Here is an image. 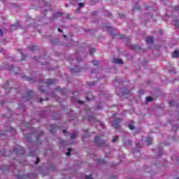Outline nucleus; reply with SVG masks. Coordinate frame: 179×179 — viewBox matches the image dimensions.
<instances>
[{
	"label": "nucleus",
	"mask_w": 179,
	"mask_h": 179,
	"mask_svg": "<svg viewBox=\"0 0 179 179\" xmlns=\"http://www.w3.org/2000/svg\"><path fill=\"white\" fill-rule=\"evenodd\" d=\"M94 143H96L97 145V146H104V145H106V142L101 141V136H98L96 137H95V138L94 139Z\"/></svg>",
	"instance_id": "f257e3e1"
},
{
	"label": "nucleus",
	"mask_w": 179,
	"mask_h": 179,
	"mask_svg": "<svg viewBox=\"0 0 179 179\" xmlns=\"http://www.w3.org/2000/svg\"><path fill=\"white\" fill-rule=\"evenodd\" d=\"M13 152H15L18 155H24V148H23V147L17 146V148L13 149Z\"/></svg>",
	"instance_id": "f03ea898"
},
{
	"label": "nucleus",
	"mask_w": 179,
	"mask_h": 179,
	"mask_svg": "<svg viewBox=\"0 0 179 179\" xmlns=\"http://www.w3.org/2000/svg\"><path fill=\"white\" fill-rule=\"evenodd\" d=\"M121 122H122V119H115L113 123V128H115V129H118V128H120V124H121Z\"/></svg>",
	"instance_id": "7ed1b4c3"
},
{
	"label": "nucleus",
	"mask_w": 179,
	"mask_h": 179,
	"mask_svg": "<svg viewBox=\"0 0 179 179\" xmlns=\"http://www.w3.org/2000/svg\"><path fill=\"white\" fill-rule=\"evenodd\" d=\"M70 71H71V73H76L81 72L80 69H79V66H76L73 68H71Z\"/></svg>",
	"instance_id": "20e7f679"
},
{
	"label": "nucleus",
	"mask_w": 179,
	"mask_h": 179,
	"mask_svg": "<svg viewBox=\"0 0 179 179\" xmlns=\"http://www.w3.org/2000/svg\"><path fill=\"white\" fill-rule=\"evenodd\" d=\"M50 128H51L50 130V134H54V132L57 131V128H58V127L55 124H51Z\"/></svg>",
	"instance_id": "39448f33"
},
{
	"label": "nucleus",
	"mask_w": 179,
	"mask_h": 179,
	"mask_svg": "<svg viewBox=\"0 0 179 179\" xmlns=\"http://www.w3.org/2000/svg\"><path fill=\"white\" fill-rule=\"evenodd\" d=\"M145 41L146 43H148V44H153V37L152 36H148L145 38Z\"/></svg>",
	"instance_id": "423d86ee"
},
{
	"label": "nucleus",
	"mask_w": 179,
	"mask_h": 179,
	"mask_svg": "<svg viewBox=\"0 0 179 179\" xmlns=\"http://www.w3.org/2000/svg\"><path fill=\"white\" fill-rule=\"evenodd\" d=\"M145 142L147 145H152L153 139L152 138V137H147L145 139Z\"/></svg>",
	"instance_id": "0eeeda50"
},
{
	"label": "nucleus",
	"mask_w": 179,
	"mask_h": 179,
	"mask_svg": "<svg viewBox=\"0 0 179 179\" xmlns=\"http://www.w3.org/2000/svg\"><path fill=\"white\" fill-rule=\"evenodd\" d=\"M56 82L55 79H48L46 80L47 85H54Z\"/></svg>",
	"instance_id": "6e6552de"
},
{
	"label": "nucleus",
	"mask_w": 179,
	"mask_h": 179,
	"mask_svg": "<svg viewBox=\"0 0 179 179\" xmlns=\"http://www.w3.org/2000/svg\"><path fill=\"white\" fill-rule=\"evenodd\" d=\"M172 57H173V58H178V57H179L178 50H175L173 52Z\"/></svg>",
	"instance_id": "1a4fd4ad"
},
{
	"label": "nucleus",
	"mask_w": 179,
	"mask_h": 179,
	"mask_svg": "<svg viewBox=\"0 0 179 179\" xmlns=\"http://www.w3.org/2000/svg\"><path fill=\"white\" fill-rule=\"evenodd\" d=\"M113 62H114L115 64H122V60L121 59L117 58V59H115L113 60Z\"/></svg>",
	"instance_id": "9d476101"
},
{
	"label": "nucleus",
	"mask_w": 179,
	"mask_h": 179,
	"mask_svg": "<svg viewBox=\"0 0 179 179\" xmlns=\"http://www.w3.org/2000/svg\"><path fill=\"white\" fill-rule=\"evenodd\" d=\"M30 51H36V49L37 48V45H33L32 47L28 48Z\"/></svg>",
	"instance_id": "9b49d317"
},
{
	"label": "nucleus",
	"mask_w": 179,
	"mask_h": 179,
	"mask_svg": "<svg viewBox=\"0 0 179 179\" xmlns=\"http://www.w3.org/2000/svg\"><path fill=\"white\" fill-rule=\"evenodd\" d=\"M92 64L94 66H97V65H99V64H100V62L97 61V60H93L92 61Z\"/></svg>",
	"instance_id": "f8f14e48"
},
{
	"label": "nucleus",
	"mask_w": 179,
	"mask_h": 179,
	"mask_svg": "<svg viewBox=\"0 0 179 179\" xmlns=\"http://www.w3.org/2000/svg\"><path fill=\"white\" fill-rule=\"evenodd\" d=\"M30 96H33V91L29 90L28 93H27V96L25 97H30Z\"/></svg>",
	"instance_id": "ddd939ff"
},
{
	"label": "nucleus",
	"mask_w": 179,
	"mask_h": 179,
	"mask_svg": "<svg viewBox=\"0 0 179 179\" xmlns=\"http://www.w3.org/2000/svg\"><path fill=\"white\" fill-rule=\"evenodd\" d=\"M131 50H139V47L137 45H133L131 47Z\"/></svg>",
	"instance_id": "4468645a"
},
{
	"label": "nucleus",
	"mask_w": 179,
	"mask_h": 179,
	"mask_svg": "<svg viewBox=\"0 0 179 179\" xmlns=\"http://www.w3.org/2000/svg\"><path fill=\"white\" fill-rule=\"evenodd\" d=\"M95 51H96V49H94V48H91V49L90 50V55H93V54H94Z\"/></svg>",
	"instance_id": "2eb2a0df"
},
{
	"label": "nucleus",
	"mask_w": 179,
	"mask_h": 179,
	"mask_svg": "<svg viewBox=\"0 0 179 179\" xmlns=\"http://www.w3.org/2000/svg\"><path fill=\"white\" fill-rule=\"evenodd\" d=\"M17 29V24H14L11 26V31H13V30H16Z\"/></svg>",
	"instance_id": "dca6fc26"
},
{
	"label": "nucleus",
	"mask_w": 179,
	"mask_h": 179,
	"mask_svg": "<svg viewBox=\"0 0 179 179\" xmlns=\"http://www.w3.org/2000/svg\"><path fill=\"white\" fill-rule=\"evenodd\" d=\"M146 100L148 103H149L150 101H153V98H152V96H147Z\"/></svg>",
	"instance_id": "f3484780"
},
{
	"label": "nucleus",
	"mask_w": 179,
	"mask_h": 179,
	"mask_svg": "<svg viewBox=\"0 0 179 179\" xmlns=\"http://www.w3.org/2000/svg\"><path fill=\"white\" fill-rule=\"evenodd\" d=\"M76 132H73L71 135V139H75V138H76Z\"/></svg>",
	"instance_id": "a211bd4d"
},
{
	"label": "nucleus",
	"mask_w": 179,
	"mask_h": 179,
	"mask_svg": "<svg viewBox=\"0 0 179 179\" xmlns=\"http://www.w3.org/2000/svg\"><path fill=\"white\" fill-rule=\"evenodd\" d=\"M71 152H72V149L71 148H69L68 149V152L66 153V156H71Z\"/></svg>",
	"instance_id": "6ab92c4d"
},
{
	"label": "nucleus",
	"mask_w": 179,
	"mask_h": 179,
	"mask_svg": "<svg viewBox=\"0 0 179 179\" xmlns=\"http://www.w3.org/2000/svg\"><path fill=\"white\" fill-rule=\"evenodd\" d=\"M62 15V13H57L53 15V17L56 18L58 17L59 15Z\"/></svg>",
	"instance_id": "aec40b11"
},
{
	"label": "nucleus",
	"mask_w": 179,
	"mask_h": 179,
	"mask_svg": "<svg viewBox=\"0 0 179 179\" xmlns=\"http://www.w3.org/2000/svg\"><path fill=\"white\" fill-rule=\"evenodd\" d=\"M117 139H118V136H114L112 140V142L115 143L117 142Z\"/></svg>",
	"instance_id": "412c9836"
},
{
	"label": "nucleus",
	"mask_w": 179,
	"mask_h": 179,
	"mask_svg": "<svg viewBox=\"0 0 179 179\" xmlns=\"http://www.w3.org/2000/svg\"><path fill=\"white\" fill-rule=\"evenodd\" d=\"M174 101H173V100H171L170 101H169V106H170V107H173V106H176V104H174Z\"/></svg>",
	"instance_id": "4be33fe9"
},
{
	"label": "nucleus",
	"mask_w": 179,
	"mask_h": 179,
	"mask_svg": "<svg viewBox=\"0 0 179 179\" xmlns=\"http://www.w3.org/2000/svg\"><path fill=\"white\" fill-rule=\"evenodd\" d=\"M19 52L22 54V61H24V58H26V56H24L23 53H22V49H19Z\"/></svg>",
	"instance_id": "5701e85b"
},
{
	"label": "nucleus",
	"mask_w": 179,
	"mask_h": 179,
	"mask_svg": "<svg viewBox=\"0 0 179 179\" xmlns=\"http://www.w3.org/2000/svg\"><path fill=\"white\" fill-rule=\"evenodd\" d=\"M62 94H66V89L64 88L61 90Z\"/></svg>",
	"instance_id": "b1692460"
},
{
	"label": "nucleus",
	"mask_w": 179,
	"mask_h": 179,
	"mask_svg": "<svg viewBox=\"0 0 179 179\" xmlns=\"http://www.w3.org/2000/svg\"><path fill=\"white\" fill-rule=\"evenodd\" d=\"M129 129H131V131L135 129V127L133 124H129Z\"/></svg>",
	"instance_id": "393cba45"
},
{
	"label": "nucleus",
	"mask_w": 179,
	"mask_h": 179,
	"mask_svg": "<svg viewBox=\"0 0 179 179\" xmlns=\"http://www.w3.org/2000/svg\"><path fill=\"white\" fill-rule=\"evenodd\" d=\"M104 162H105L104 160H101V159H97V162L101 163V164H103L104 163Z\"/></svg>",
	"instance_id": "a878e982"
},
{
	"label": "nucleus",
	"mask_w": 179,
	"mask_h": 179,
	"mask_svg": "<svg viewBox=\"0 0 179 179\" xmlns=\"http://www.w3.org/2000/svg\"><path fill=\"white\" fill-rule=\"evenodd\" d=\"M78 6H79V8H83V6H85V3H78Z\"/></svg>",
	"instance_id": "bb28decb"
},
{
	"label": "nucleus",
	"mask_w": 179,
	"mask_h": 179,
	"mask_svg": "<svg viewBox=\"0 0 179 179\" xmlns=\"http://www.w3.org/2000/svg\"><path fill=\"white\" fill-rule=\"evenodd\" d=\"M38 163H40V158H36V161L35 162V164H38Z\"/></svg>",
	"instance_id": "cd10ccee"
},
{
	"label": "nucleus",
	"mask_w": 179,
	"mask_h": 179,
	"mask_svg": "<svg viewBox=\"0 0 179 179\" xmlns=\"http://www.w3.org/2000/svg\"><path fill=\"white\" fill-rule=\"evenodd\" d=\"M124 93V94H129V90H125Z\"/></svg>",
	"instance_id": "c85d7f7f"
},
{
	"label": "nucleus",
	"mask_w": 179,
	"mask_h": 179,
	"mask_svg": "<svg viewBox=\"0 0 179 179\" xmlns=\"http://www.w3.org/2000/svg\"><path fill=\"white\" fill-rule=\"evenodd\" d=\"M85 179H93V178H92V176L88 175L85 177Z\"/></svg>",
	"instance_id": "c756f323"
},
{
	"label": "nucleus",
	"mask_w": 179,
	"mask_h": 179,
	"mask_svg": "<svg viewBox=\"0 0 179 179\" xmlns=\"http://www.w3.org/2000/svg\"><path fill=\"white\" fill-rule=\"evenodd\" d=\"M22 79H26V80H30V78H26V76H22Z\"/></svg>",
	"instance_id": "7c9ffc66"
},
{
	"label": "nucleus",
	"mask_w": 179,
	"mask_h": 179,
	"mask_svg": "<svg viewBox=\"0 0 179 179\" xmlns=\"http://www.w3.org/2000/svg\"><path fill=\"white\" fill-rule=\"evenodd\" d=\"M173 10H179V7L178 6L173 7Z\"/></svg>",
	"instance_id": "2f4dec72"
},
{
	"label": "nucleus",
	"mask_w": 179,
	"mask_h": 179,
	"mask_svg": "<svg viewBox=\"0 0 179 179\" xmlns=\"http://www.w3.org/2000/svg\"><path fill=\"white\" fill-rule=\"evenodd\" d=\"M6 86H9V83H7L6 85H3V87L4 89H6Z\"/></svg>",
	"instance_id": "473e14b6"
},
{
	"label": "nucleus",
	"mask_w": 179,
	"mask_h": 179,
	"mask_svg": "<svg viewBox=\"0 0 179 179\" xmlns=\"http://www.w3.org/2000/svg\"><path fill=\"white\" fill-rule=\"evenodd\" d=\"M10 132H15V129H13V127H10Z\"/></svg>",
	"instance_id": "72a5a7b5"
},
{
	"label": "nucleus",
	"mask_w": 179,
	"mask_h": 179,
	"mask_svg": "<svg viewBox=\"0 0 179 179\" xmlns=\"http://www.w3.org/2000/svg\"><path fill=\"white\" fill-rule=\"evenodd\" d=\"M29 156H34V152H30L29 153Z\"/></svg>",
	"instance_id": "f704fd0d"
},
{
	"label": "nucleus",
	"mask_w": 179,
	"mask_h": 179,
	"mask_svg": "<svg viewBox=\"0 0 179 179\" xmlns=\"http://www.w3.org/2000/svg\"><path fill=\"white\" fill-rule=\"evenodd\" d=\"M78 104H83V101L78 100Z\"/></svg>",
	"instance_id": "c9c22d12"
},
{
	"label": "nucleus",
	"mask_w": 179,
	"mask_h": 179,
	"mask_svg": "<svg viewBox=\"0 0 179 179\" xmlns=\"http://www.w3.org/2000/svg\"><path fill=\"white\" fill-rule=\"evenodd\" d=\"M10 69L12 72H13V70L15 69V67L13 66H11Z\"/></svg>",
	"instance_id": "e433bc0d"
},
{
	"label": "nucleus",
	"mask_w": 179,
	"mask_h": 179,
	"mask_svg": "<svg viewBox=\"0 0 179 179\" xmlns=\"http://www.w3.org/2000/svg\"><path fill=\"white\" fill-rule=\"evenodd\" d=\"M43 101H44V99H42V98H41V99H39V103H42Z\"/></svg>",
	"instance_id": "4c0bfd02"
},
{
	"label": "nucleus",
	"mask_w": 179,
	"mask_h": 179,
	"mask_svg": "<svg viewBox=\"0 0 179 179\" xmlns=\"http://www.w3.org/2000/svg\"><path fill=\"white\" fill-rule=\"evenodd\" d=\"M120 17L121 18H122V17H125V15H124V14H122V15H120Z\"/></svg>",
	"instance_id": "58836bf2"
},
{
	"label": "nucleus",
	"mask_w": 179,
	"mask_h": 179,
	"mask_svg": "<svg viewBox=\"0 0 179 179\" xmlns=\"http://www.w3.org/2000/svg\"><path fill=\"white\" fill-rule=\"evenodd\" d=\"M58 31L59 32V33H63L64 31H62V29H58Z\"/></svg>",
	"instance_id": "ea45409f"
},
{
	"label": "nucleus",
	"mask_w": 179,
	"mask_h": 179,
	"mask_svg": "<svg viewBox=\"0 0 179 179\" xmlns=\"http://www.w3.org/2000/svg\"><path fill=\"white\" fill-rule=\"evenodd\" d=\"M96 85V83H91L89 85H90V86H93V85Z\"/></svg>",
	"instance_id": "a19ab883"
},
{
	"label": "nucleus",
	"mask_w": 179,
	"mask_h": 179,
	"mask_svg": "<svg viewBox=\"0 0 179 179\" xmlns=\"http://www.w3.org/2000/svg\"><path fill=\"white\" fill-rule=\"evenodd\" d=\"M17 178L20 179L22 178V176L20 175H17Z\"/></svg>",
	"instance_id": "79ce46f5"
},
{
	"label": "nucleus",
	"mask_w": 179,
	"mask_h": 179,
	"mask_svg": "<svg viewBox=\"0 0 179 179\" xmlns=\"http://www.w3.org/2000/svg\"><path fill=\"white\" fill-rule=\"evenodd\" d=\"M84 132H85V134H86L87 135L89 130H85Z\"/></svg>",
	"instance_id": "37998d69"
},
{
	"label": "nucleus",
	"mask_w": 179,
	"mask_h": 179,
	"mask_svg": "<svg viewBox=\"0 0 179 179\" xmlns=\"http://www.w3.org/2000/svg\"><path fill=\"white\" fill-rule=\"evenodd\" d=\"M117 115H118L117 113L114 114V115H113V118L115 117H117Z\"/></svg>",
	"instance_id": "c03bdc74"
},
{
	"label": "nucleus",
	"mask_w": 179,
	"mask_h": 179,
	"mask_svg": "<svg viewBox=\"0 0 179 179\" xmlns=\"http://www.w3.org/2000/svg\"><path fill=\"white\" fill-rule=\"evenodd\" d=\"M3 33V31H2V29H0V36H1V34Z\"/></svg>",
	"instance_id": "a18cd8bd"
},
{
	"label": "nucleus",
	"mask_w": 179,
	"mask_h": 179,
	"mask_svg": "<svg viewBox=\"0 0 179 179\" xmlns=\"http://www.w3.org/2000/svg\"><path fill=\"white\" fill-rule=\"evenodd\" d=\"M160 34H163V31L162 29L159 30Z\"/></svg>",
	"instance_id": "49530a36"
},
{
	"label": "nucleus",
	"mask_w": 179,
	"mask_h": 179,
	"mask_svg": "<svg viewBox=\"0 0 179 179\" xmlns=\"http://www.w3.org/2000/svg\"><path fill=\"white\" fill-rule=\"evenodd\" d=\"M43 134H44V132L41 131V134H39V136H41V135H43Z\"/></svg>",
	"instance_id": "de8ad7c7"
},
{
	"label": "nucleus",
	"mask_w": 179,
	"mask_h": 179,
	"mask_svg": "<svg viewBox=\"0 0 179 179\" xmlns=\"http://www.w3.org/2000/svg\"><path fill=\"white\" fill-rule=\"evenodd\" d=\"M176 27H179V25L178 24H175Z\"/></svg>",
	"instance_id": "09e8293b"
},
{
	"label": "nucleus",
	"mask_w": 179,
	"mask_h": 179,
	"mask_svg": "<svg viewBox=\"0 0 179 179\" xmlns=\"http://www.w3.org/2000/svg\"><path fill=\"white\" fill-rule=\"evenodd\" d=\"M63 134H66V130H63Z\"/></svg>",
	"instance_id": "8fccbe9b"
},
{
	"label": "nucleus",
	"mask_w": 179,
	"mask_h": 179,
	"mask_svg": "<svg viewBox=\"0 0 179 179\" xmlns=\"http://www.w3.org/2000/svg\"><path fill=\"white\" fill-rule=\"evenodd\" d=\"M63 36L64 37V38H66V35H63Z\"/></svg>",
	"instance_id": "3c124183"
},
{
	"label": "nucleus",
	"mask_w": 179,
	"mask_h": 179,
	"mask_svg": "<svg viewBox=\"0 0 179 179\" xmlns=\"http://www.w3.org/2000/svg\"><path fill=\"white\" fill-rule=\"evenodd\" d=\"M91 73H94V71H91Z\"/></svg>",
	"instance_id": "603ef678"
},
{
	"label": "nucleus",
	"mask_w": 179,
	"mask_h": 179,
	"mask_svg": "<svg viewBox=\"0 0 179 179\" xmlns=\"http://www.w3.org/2000/svg\"><path fill=\"white\" fill-rule=\"evenodd\" d=\"M101 127H104V124H101Z\"/></svg>",
	"instance_id": "864d4df0"
},
{
	"label": "nucleus",
	"mask_w": 179,
	"mask_h": 179,
	"mask_svg": "<svg viewBox=\"0 0 179 179\" xmlns=\"http://www.w3.org/2000/svg\"><path fill=\"white\" fill-rule=\"evenodd\" d=\"M77 61H78V62H80V60H79V59H77Z\"/></svg>",
	"instance_id": "5fc2aeb1"
},
{
	"label": "nucleus",
	"mask_w": 179,
	"mask_h": 179,
	"mask_svg": "<svg viewBox=\"0 0 179 179\" xmlns=\"http://www.w3.org/2000/svg\"><path fill=\"white\" fill-rule=\"evenodd\" d=\"M50 43H52V39H50Z\"/></svg>",
	"instance_id": "6e6d98bb"
},
{
	"label": "nucleus",
	"mask_w": 179,
	"mask_h": 179,
	"mask_svg": "<svg viewBox=\"0 0 179 179\" xmlns=\"http://www.w3.org/2000/svg\"><path fill=\"white\" fill-rule=\"evenodd\" d=\"M120 38H122V35L120 36Z\"/></svg>",
	"instance_id": "4d7b16f0"
},
{
	"label": "nucleus",
	"mask_w": 179,
	"mask_h": 179,
	"mask_svg": "<svg viewBox=\"0 0 179 179\" xmlns=\"http://www.w3.org/2000/svg\"><path fill=\"white\" fill-rule=\"evenodd\" d=\"M45 13H47V11H46V10H45Z\"/></svg>",
	"instance_id": "13d9d810"
},
{
	"label": "nucleus",
	"mask_w": 179,
	"mask_h": 179,
	"mask_svg": "<svg viewBox=\"0 0 179 179\" xmlns=\"http://www.w3.org/2000/svg\"><path fill=\"white\" fill-rule=\"evenodd\" d=\"M0 135H4L3 134L1 133Z\"/></svg>",
	"instance_id": "bf43d9fd"
},
{
	"label": "nucleus",
	"mask_w": 179,
	"mask_h": 179,
	"mask_svg": "<svg viewBox=\"0 0 179 179\" xmlns=\"http://www.w3.org/2000/svg\"><path fill=\"white\" fill-rule=\"evenodd\" d=\"M27 125H29V124H26V127H27Z\"/></svg>",
	"instance_id": "052dcab7"
},
{
	"label": "nucleus",
	"mask_w": 179,
	"mask_h": 179,
	"mask_svg": "<svg viewBox=\"0 0 179 179\" xmlns=\"http://www.w3.org/2000/svg\"><path fill=\"white\" fill-rule=\"evenodd\" d=\"M178 105H176V108H178Z\"/></svg>",
	"instance_id": "680f3d73"
},
{
	"label": "nucleus",
	"mask_w": 179,
	"mask_h": 179,
	"mask_svg": "<svg viewBox=\"0 0 179 179\" xmlns=\"http://www.w3.org/2000/svg\"><path fill=\"white\" fill-rule=\"evenodd\" d=\"M178 120H179V113H178Z\"/></svg>",
	"instance_id": "e2e57ef3"
},
{
	"label": "nucleus",
	"mask_w": 179,
	"mask_h": 179,
	"mask_svg": "<svg viewBox=\"0 0 179 179\" xmlns=\"http://www.w3.org/2000/svg\"><path fill=\"white\" fill-rule=\"evenodd\" d=\"M109 29H113L112 27H109Z\"/></svg>",
	"instance_id": "0e129e2a"
},
{
	"label": "nucleus",
	"mask_w": 179,
	"mask_h": 179,
	"mask_svg": "<svg viewBox=\"0 0 179 179\" xmlns=\"http://www.w3.org/2000/svg\"><path fill=\"white\" fill-rule=\"evenodd\" d=\"M46 100H48V98H47Z\"/></svg>",
	"instance_id": "69168bd1"
},
{
	"label": "nucleus",
	"mask_w": 179,
	"mask_h": 179,
	"mask_svg": "<svg viewBox=\"0 0 179 179\" xmlns=\"http://www.w3.org/2000/svg\"><path fill=\"white\" fill-rule=\"evenodd\" d=\"M83 139H85V136H83Z\"/></svg>",
	"instance_id": "338daca9"
},
{
	"label": "nucleus",
	"mask_w": 179,
	"mask_h": 179,
	"mask_svg": "<svg viewBox=\"0 0 179 179\" xmlns=\"http://www.w3.org/2000/svg\"><path fill=\"white\" fill-rule=\"evenodd\" d=\"M176 179H179V178H177Z\"/></svg>",
	"instance_id": "774afa93"
}]
</instances>
